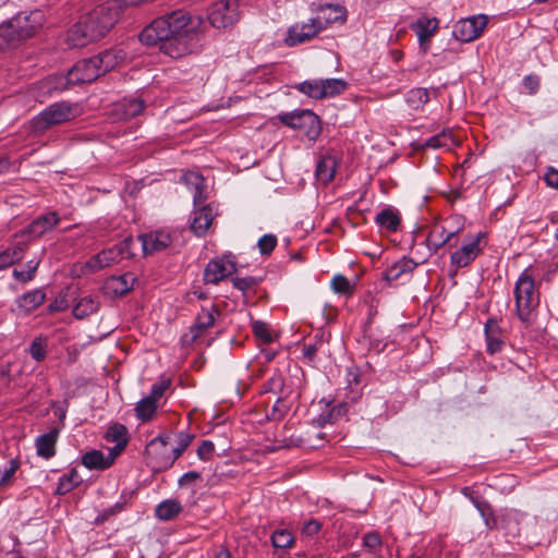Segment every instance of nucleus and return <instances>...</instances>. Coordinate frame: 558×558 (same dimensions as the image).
<instances>
[{
  "label": "nucleus",
  "mask_w": 558,
  "mask_h": 558,
  "mask_svg": "<svg viewBox=\"0 0 558 558\" xmlns=\"http://www.w3.org/2000/svg\"><path fill=\"white\" fill-rule=\"evenodd\" d=\"M204 20L179 9L155 19L140 33L146 46L159 45V50L173 58L196 52L204 36Z\"/></svg>",
  "instance_id": "obj_1"
},
{
  "label": "nucleus",
  "mask_w": 558,
  "mask_h": 558,
  "mask_svg": "<svg viewBox=\"0 0 558 558\" xmlns=\"http://www.w3.org/2000/svg\"><path fill=\"white\" fill-rule=\"evenodd\" d=\"M117 1H107L97 5L86 16L74 24L68 32L71 47H84L102 38L118 22Z\"/></svg>",
  "instance_id": "obj_2"
},
{
  "label": "nucleus",
  "mask_w": 558,
  "mask_h": 558,
  "mask_svg": "<svg viewBox=\"0 0 558 558\" xmlns=\"http://www.w3.org/2000/svg\"><path fill=\"white\" fill-rule=\"evenodd\" d=\"M45 14L39 11L21 12L0 24V50L14 48L34 36L44 25Z\"/></svg>",
  "instance_id": "obj_3"
},
{
  "label": "nucleus",
  "mask_w": 558,
  "mask_h": 558,
  "mask_svg": "<svg viewBox=\"0 0 558 558\" xmlns=\"http://www.w3.org/2000/svg\"><path fill=\"white\" fill-rule=\"evenodd\" d=\"M76 114V107L68 101L51 104L33 118L32 130L35 133H44L51 126L71 121Z\"/></svg>",
  "instance_id": "obj_4"
},
{
  "label": "nucleus",
  "mask_w": 558,
  "mask_h": 558,
  "mask_svg": "<svg viewBox=\"0 0 558 558\" xmlns=\"http://www.w3.org/2000/svg\"><path fill=\"white\" fill-rule=\"evenodd\" d=\"M279 121L295 130H300L311 142H315L322 133V124L312 110L302 109L278 114Z\"/></svg>",
  "instance_id": "obj_5"
},
{
  "label": "nucleus",
  "mask_w": 558,
  "mask_h": 558,
  "mask_svg": "<svg viewBox=\"0 0 558 558\" xmlns=\"http://www.w3.org/2000/svg\"><path fill=\"white\" fill-rule=\"evenodd\" d=\"M515 308L522 322L529 320L532 310L538 304V295L535 291L534 279L523 271L514 287Z\"/></svg>",
  "instance_id": "obj_6"
},
{
  "label": "nucleus",
  "mask_w": 558,
  "mask_h": 558,
  "mask_svg": "<svg viewBox=\"0 0 558 558\" xmlns=\"http://www.w3.org/2000/svg\"><path fill=\"white\" fill-rule=\"evenodd\" d=\"M240 17L238 0H220L208 10V21L216 28H226Z\"/></svg>",
  "instance_id": "obj_7"
},
{
  "label": "nucleus",
  "mask_w": 558,
  "mask_h": 558,
  "mask_svg": "<svg viewBox=\"0 0 558 558\" xmlns=\"http://www.w3.org/2000/svg\"><path fill=\"white\" fill-rule=\"evenodd\" d=\"M487 25V16L480 14L461 19L453 25L452 36L462 43H470L481 36Z\"/></svg>",
  "instance_id": "obj_8"
},
{
  "label": "nucleus",
  "mask_w": 558,
  "mask_h": 558,
  "mask_svg": "<svg viewBox=\"0 0 558 558\" xmlns=\"http://www.w3.org/2000/svg\"><path fill=\"white\" fill-rule=\"evenodd\" d=\"M60 217L57 211H49L35 218L25 229L17 232L14 239L25 240L27 243L41 236L46 232L52 230L58 222Z\"/></svg>",
  "instance_id": "obj_9"
},
{
  "label": "nucleus",
  "mask_w": 558,
  "mask_h": 558,
  "mask_svg": "<svg viewBox=\"0 0 558 558\" xmlns=\"http://www.w3.org/2000/svg\"><path fill=\"white\" fill-rule=\"evenodd\" d=\"M236 270L234 256L226 254L221 257L211 259L205 267V283L217 284L226 277L232 275Z\"/></svg>",
  "instance_id": "obj_10"
},
{
  "label": "nucleus",
  "mask_w": 558,
  "mask_h": 558,
  "mask_svg": "<svg viewBox=\"0 0 558 558\" xmlns=\"http://www.w3.org/2000/svg\"><path fill=\"white\" fill-rule=\"evenodd\" d=\"M100 75H102V73L94 56L92 58L83 59L76 62L74 66L68 72L66 82L71 85L92 83Z\"/></svg>",
  "instance_id": "obj_11"
},
{
  "label": "nucleus",
  "mask_w": 558,
  "mask_h": 558,
  "mask_svg": "<svg viewBox=\"0 0 558 558\" xmlns=\"http://www.w3.org/2000/svg\"><path fill=\"white\" fill-rule=\"evenodd\" d=\"M322 31L319 22L315 17L311 19L307 23H296L288 29L286 44L290 47L296 46L310 40Z\"/></svg>",
  "instance_id": "obj_12"
},
{
  "label": "nucleus",
  "mask_w": 558,
  "mask_h": 558,
  "mask_svg": "<svg viewBox=\"0 0 558 558\" xmlns=\"http://www.w3.org/2000/svg\"><path fill=\"white\" fill-rule=\"evenodd\" d=\"M316 13V21L319 22L322 29L335 23H344L347 21V9L340 4L324 3L313 9Z\"/></svg>",
  "instance_id": "obj_13"
},
{
  "label": "nucleus",
  "mask_w": 558,
  "mask_h": 558,
  "mask_svg": "<svg viewBox=\"0 0 558 558\" xmlns=\"http://www.w3.org/2000/svg\"><path fill=\"white\" fill-rule=\"evenodd\" d=\"M137 241L141 242L142 250L147 255L167 248L171 244L172 238L166 231H155L138 235Z\"/></svg>",
  "instance_id": "obj_14"
},
{
  "label": "nucleus",
  "mask_w": 558,
  "mask_h": 558,
  "mask_svg": "<svg viewBox=\"0 0 558 558\" xmlns=\"http://www.w3.org/2000/svg\"><path fill=\"white\" fill-rule=\"evenodd\" d=\"M216 215L217 214L211 204L195 208L192 213L191 230L197 236L205 235Z\"/></svg>",
  "instance_id": "obj_15"
},
{
  "label": "nucleus",
  "mask_w": 558,
  "mask_h": 558,
  "mask_svg": "<svg viewBox=\"0 0 558 558\" xmlns=\"http://www.w3.org/2000/svg\"><path fill=\"white\" fill-rule=\"evenodd\" d=\"M136 277L132 272H126L119 276H111L106 279L104 289L107 294L112 296H122L129 293L136 281Z\"/></svg>",
  "instance_id": "obj_16"
},
{
  "label": "nucleus",
  "mask_w": 558,
  "mask_h": 558,
  "mask_svg": "<svg viewBox=\"0 0 558 558\" xmlns=\"http://www.w3.org/2000/svg\"><path fill=\"white\" fill-rule=\"evenodd\" d=\"M484 333L486 339V350L489 354H496L505 347V335L496 318H488L485 323Z\"/></svg>",
  "instance_id": "obj_17"
},
{
  "label": "nucleus",
  "mask_w": 558,
  "mask_h": 558,
  "mask_svg": "<svg viewBox=\"0 0 558 558\" xmlns=\"http://www.w3.org/2000/svg\"><path fill=\"white\" fill-rule=\"evenodd\" d=\"M182 182L189 187L193 194L194 206L201 205L208 197L206 192L205 179L197 171H186L182 175Z\"/></svg>",
  "instance_id": "obj_18"
},
{
  "label": "nucleus",
  "mask_w": 558,
  "mask_h": 558,
  "mask_svg": "<svg viewBox=\"0 0 558 558\" xmlns=\"http://www.w3.org/2000/svg\"><path fill=\"white\" fill-rule=\"evenodd\" d=\"M439 21L436 17L422 16L412 24L421 48L426 52L429 38L437 32Z\"/></svg>",
  "instance_id": "obj_19"
},
{
  "label": "nucleus",
  "mask_w": 558,
  "mask_h": 558,
  "mask_svg": "<svg viewBox=\"0 0 558 558\" xmlns=\"http://www.w3.org/2000/svg\"><path fill=\"white\" fill-rule=\"evenodd\" d=\"M458 234V231H447L444 226H435L427 239L426 244L429 251V254H435L444 247L446 244H449V246H456L457 243H451V240L456 238Z\"/></svg>",
  "instance_id": "obj_20"
},
{
  "label": "nucleus",
  "mask_w": 558,
  "mask_h": 558,
  "mask_svg": "<svg viewBox=\"0 0 558 558\" xmlns=\"http://www.w3.org/2000/svg\"><path fill=\"white\" fill-rule=\"evenodd\" d=\"M480 234L470 243L464 244L461 248L454 251L451 256V265L457 268L469 266L478 255L481 248L478 245Z\"/></svg>",
  "instance_id": "obj_21"
},
{
  "label": "nucleus",
  "mask_w": 558,
  "mask_h": 558,
  "mask_svg": "<svg viewBox=\"0 0 558 558\" xmlns=\"http://www.w3.org/2000/svg\"><path fill=\"white\" fill-rule=\"evenodd\" d=\"M219 314L220 312L215 304H211L210 307H202L196 316L194 326L191 328L193 340L201 337L206 329L211 327L215 323L216 315Z\"/></svg>",
  "instance_id": "obj_22"
},
{
  "label": "nucleus",
  "mask_w": 558,
  "mask_h": 558,
  "mask_svg": "<svg viewBox=\"0 0 558 558\" xmlns=\"http://www.w3.org/2000/svg\"><path fill=\"white\" fill-rule=\"evenodd\" d=\"M59 434L60 430L53 427L48 433L41 434L36 438L35 446L39 457L50 459L56 454V444Z\"/></svg>",
  "instance_id": "obj_23"
},
{
  "label": "nucleus",
  "mask_w": 558,
  "mask_h": 558,
  "mask_svg": "<svg viewBox=\"0 0 558 558\" xmlns=\"http://www.w3.org/2000/svg\"><path fill=\"white\" fill-rule=\"evenodd\" d=\"M122 260L116 245L102 250L100 253L92 256L86 263V267L93 271H98L105 267L117 264Z\"/></svg>",
  "instance_id": "obj_24"
},
{
  "label": "nucleus",
  "mask_w": 558,
  "mask_h": 558,
  "mask_svg": "<svg viewBox=\"0 0 558 558\" xmlns=\"http://www.w3.org/2000/svg\"><path fill=\"white\" fill-rule=\"evenodd\" d=\"M417 264L415 262L403 257L388 267L384 272V279L388 282L396 281L405 275L412 274Z\"/></svg>",
  "instance_id": "obj_25"
},
{
  "label": "nucleus",
  "mask_w": 558,
  "mask_h": 558,
  "mask_svg": "<svg viewBox=\"0 0 558 558\" xmlns=\"http://www.w3.org/2000/svg\"><path fill=\"white\" fill-rule=\"evenodd\" d=\"M145 108L144 100L137 97L124 98L116 105V111L121 119L129 120L140 114Z\"/></svg>",
  "instance_id": "obj_26"
},
{
  "label": "nucleus",
  "mask_w": 558,
  "mask_h": 558,
  "mask_svg": "<svg viewBox=\"0 0 558 558\" xmlns=\"http://www.w3.org/2000/svg\"><path fill=\"white\" fill-rule=\"evenodd\" d=\"M27 248V241L15 239L14 247L0 253V269H4L16 262H20Z\"/></svg>",
  "instance_id": "obj_27"
},
{
  "label": "nucleus",
  "mask_w": 558,
  "mask_h": 558,
  "mask_svg": "<svg viewBox=\"0 0 558 558\" xmlns=\"http://www.w3.org/2000/svg\"><path fill=\"white\" fill-rule=\"evenodd\" d=\"M114 461V457H106L100 450H92L83 454L82 464L89 470H106Z\"/></svg>",
  "instance_id": "obj_28"
},
{
  "label": "nucleus",
  "mask_w": 558,
  "mask_h": 558,
  "mask_svg": "<svg viewBox=\"0 0 558 558\" xmlns=\"http://www.w3.org/2000/svg\"><path fill=\"white\" fill-rule=\"evenodd\" d=\"M124 57L125 53L123 50L116 49H107L95 56L102 74L116 68L124 59Z\"/></svg>",
  "instance_id": "obj_29"
},
{
  "label": "nucleus",
  "mask_w": 558,
  "mask_h": 558,
  "mask_svg": "<svg viewBox=\"0 0 558 558\" xmlns=\"http://www.w3.org/2000/svg\"><path fill=\"white\" fill-rule=\"evenodd\" d=\"M182 512L181 504L175 499H166L155 508V517L159 521H170Z\"/></svg>",
  "instance_id": "obj_30"
},
{
  "label": "nucleus",
  "mask_w": 558,
  "mask_h": 558,
  "mask_svg": "<svg viewBox=\"0 0 558 558\" xmlns=\"http://www.w3.org/2000/svg\"><path fill=\"white\" fill-rule=\"evenodd\" d=\"M336 167H337V161L333 157H331V156L323 157L318 161V163L316 166V170H315L317 180H319L320 182H323L325 184L330 182L335 177Z\"/></svg>",
  "instance_id": "obj_31"
},
{
  "label": "nucleus",
  "mask_w": 558,
  "mask_h": 558,
  "mask_svg": "<svg viewBox=\"0 0 558 558\" xmlns=\"http://www.w3.org/2000/svg\"><path fill=\"white\" fill-rule=\"evenodd\" d=\"M46 299V294L41 289H35L24 293L17 301L19 306L29 313L40 306Z\"/></svg>",
  "instance_id": "obj_32"
},
{
  "label": "nucleus",
  "mask_w": 558,
  "mask_h": 558,
  "mask_svg": "<svg viewBox=\"0 0 558 558\" xmlns=\"http://www.w3.org/2000/svg\"><path fill=\"white\" fill-rule=\"evenodd\" d=\"M375 221L388 231L396 232L400 225V217L393 209L385 208L376 215Z\"/></svg>",
  "instance_id": "obj_33"
},
{
  "label": "nucleus",
  "mask_w": 558,
  "mask_h": 558,
  "mask_svg": "<svg viewBox=\"0 0 558 558\" xmlns=\"http://www.w3.org/2000/svg\"><path fill=\"white\" fill-rule=\"evenodd\" d=\"M106 439L116 442V448L122 451L128 445V429L122 424H113L106 432Z\"/></svg>",
  "instance_id": "obj_34"
},
{
  "label": "nucleus",
  "mask_w": 558,
  "mask_h": 558,
  "mask_svg": "<svg viewBox=\"0 0 558 558\" xmlns=\"http://www.w3.org/2000/svg\"><path fill=\"white\" fill-rule=\"evenodd\" d=\"M82 477L75 469H72L68 474H64L60 477L56 494L57 495H65L70 493L72 489L77 487L82 483Z\"/></svg>",
  "instance_id": "obj_35"
},
{
  "label": "nucleus",
  "mask_w": 558,
  "mask_h": 558,
  "mask_svg": "<svg viewBox=\"0 0 558 558\" xmlns=\"http://www.w3.org/2000/svg\"><path fill=\"white\" fill-rule=\"evenodd\" d=\"M429 100L428 89L415 87L405 94V101L408 106L414 110L423 108Z\"/></svg>",
  "instance_id": "obj_36"
},
{
  "label": "nucleus",
  "mask_w": 558,
  "mask_h": 558,
  "mask_svg": "<svg viewBox=\"0 0 558 558\" xmlns=\"http://www.w3.org/2000/svg\"><path fill=\"white\" fill-rule=\"evenodd\" d=\"M99 303L92 296L82 298L73 307L75 318L83 319L98 311Z\"/></svg>",
  "instance_id": "obj_37"
},
{
  "label": "nucleus",
  "mask_w": 558,
  "mask_h": 558,
  "mask_svg": "<svg viewBox=\"0 0 558 558\" xmlns=\"http://www.w3.org/2000/svg\"><path fill=\"white\" fill-rule=\"evenodd\" d=\"M348 412L347 403H339L332 407L330 410L323 412L317 417V423L323 426L325 424H333L343 417Z\"/></svg>",
  "instance_id": "obj_38"
},
{
  "label": "nucleus",
  "mask_w": 558,
  "mask_h": 558,
  "mask_svg": "<svg viewBox=\"0 0 558 558\" xmlns=\"http://www.w3.org/2000/svg\"><path fill=\"white\" fill-rule=\"evenodd\" d=\"M158 404L151 401L150 399L143 398L141 399L135 407V414L137 420L142 422H148L153 418L157 411Z\"/></svg>",
  "instance_id": "obj_39"
},
{
  "label": "nucleus",
  "mask_w": 558,
  "mask_h": 558,
  "mask_svg": "<svg viewBox=\"0 0 558 558\" xmlns=\"http://www.w3.org/2000/svg\"><path fill=\"white\" fill-rule=\"evenodd\" d=\"M323 88V98L333 97L341 94L347 88V82L340 78L320 80Z\"/></svg>",
  "instance_id": "obj_40"
},
{
  "label": "nucleus",
  "mask_w": 558,
  "mask_h": 558,
  "mask_svg": "<svg viewBox=\"0 0 558 558\" xmlns=\"http://www.w3.org/2000/svg\"><path fill=\"white\" fill-rule=\"evenodd\" d=\"M296 89L314 99H323L320 80H308L296 85Z\"/></svg>",
  "instance_id": "obj_41"
},
{
  "label": "nucleus",
  "mask_w": 558,
  "mask_h": 558,
  "mask_svg": "<svg viewBox=\"0 0 558 558\" xmlns=\"http://www.w3.org/2000/svg\"><path fill=\"white\" fill-rule=\"evenodd\" d=\"M330 287L332 291L340 295L350 296L354 292V286L350 283L343 275H336L332 277Z\"/></svg>",
  "instance_id": "obj_42"
},
{
  "label": "nucleus",
  "mask_w": 558,
  "mask_h": 558,
  "mask_svg": "<svg viewBox=\"0 0 558 558\" xmlns=\"http://www.w3.org/2000/svg\"><path fill=\"white\" fill-rule=\"evenodd\" d=\"M323 347V336L319 338L316 337L314 342L304 343L302 348L303 360L308 364H313L315 362L317 352L320 351Z\"/></svg>",
  "instance_id": "obj_43"
},
{
  "label": "nucleus",
  "mask_w": 558,
  "mask_h": 558,
  "mask_svg": "<svg viewBox=\"0 0 558 558\" xmlns=\"http://www.w3.org/2000/svg\"><path fill=\"white\" fill-rule=\"evenodd\" d=\"M452 132L450 130H444L441 133L436 134L428 140L425 141L423 144V147H429V148H440L449 146L450 143H452Z\"/></svg>",
  "instance_id": "obj_44"
},
{
  "label": "nucleus",
  "mask_w": 558,
  "mask_h": 558,
  "mask_svg": "<svg viewBox=\"0 0 558 558\" xmlns=\"http://www.w3.org/2000/svg\"><path fill=\"white\" fill-rule=\"evenodd\" d=\"M284 379L280 372L276 371L264 384L262 392L282 393Z\"/></svg>",
  "instance_id": "obj_45"
},
{
  "label": "nucleus",
  "mask_w": 558,
  "mask_h": 558,
  "mask_svg": "<svg viewBox=\"0 0 558 558\" xmlns=\"http://www.w3.org/2000/svg\"><path fill=\"white\" fill-rule=\"evenodd\" d=\"M271 543L276 548H289L293 544V536L288 530H276L271 535Z\"/></svg>",
  "instance_id": "obj_46"
},
{
  "label": "nucleus",
  "mask_w": 558,
  "mask_h": 558,
  "mask_svg": "<svg viewBox=\"0 0 558 558\" xmlns=\"http://www.w3.org/2000/svg\"><path fill=\"white\" fill-rule=\"evenodd\" d=\"M290 410V405L286 402L284 398L279 397L272 405L270 412L267 414L269 421H281Z\"/></svg>",
  "instance_id": "obj_47"
},
{
  "label": "nucleus",
  "mask_w": 558,
  "mask_h": 558,
  "mask_svg": "<svg viewBox=\"0 0 558 558\" xmlns=\"http://www.w3.org/2000/svg\"><path fill=\"white\" fill-rule=\"evenodd\" d=\"M28 352H29L31 356L36 362L44 361L46 355H47V343H46V340L43 339L41 337L35 338L33 340V342L31 343Z\"/></svg>",
  "instance_id": "obj_48"
},
{
  "label": "nucleus",
  "mask_w": 558,
  "mask_h": 558,
  "mask_svg": "<svg viewBox=\"0 0 558 558\" xmlns=\"http://www.w3.org/2000/svg\"><path fill=\"white\" fill-rule=\"evenodd\" d=\"M38 266H39V260H35V259L28 260L26 263L25 270H17V269L13 270V277L21 282H28L34 278Z\"/></svg>",
  "instance_id": "obj_49"
},
{
  "label": "nucleus",
  "mask_w": 558,
  "mask_h": 558,
  "mask_svg": "<svg viewBox=\"0 0 558 558\" xmlns=\"http://www.w3.org/2000/svg\"><path fill=\"white\" fill-rule=\"evenodd\" d=\"M125 501H118L114 505L104 509L101 512L98 513L96 517V523L100 524L109 520L111 517L122 512L125 509Z\"/></svg>",
  "instance_id": "obj_50"
},
{
  "label": "nucleus",
  "mask_w": 558,
  "mask_h": 558,
  "mask_svg": "<svg viewBox=\"0 0 558 558\" xmlns=\"http://www.w3.org/2000/svg\"><path fill=\"white\" fill-rule=\"evenodd\" d=\"M253 332L254 336L260 340L263 343H271L274 341V337L271 336L268 325L264 322L257 320L253 323Z\"/></svg>",
  "instance_id": "obj_51"
},
{
  "label": "nucleus",
  "mask_w": 558,
  "mask_h": 558,
  "mask_svg": "<svg viewBox=\"0 0 558 558\" xmlns=\"http://www.w3.org/2000/svg\"><path fill=\"white\" fill-rule=\"evenodd\" d=\"M277 246V236L272 233L264 234L257 242L262 255H269Z\"/></svg>",
  "instance_id": "obj_52"
},
{
  "label": "nucleus",
  "mask_w": 558,
  "mask_h": 558,
  "mask_svg": "<svg viewBox=\"0 0 558 558\" xmlns=\"http://www.w3.org/2000/svg\"><path fill=\"white\" fill-rule=\"evenodd\" d=\"M170 384L171 381L168 378H163L158 383H155L151 386L148 396H146L145 398L150 399L151 401L158 404L159 399L163 396L165 391L169 388Z\"/></svg>",
  "instance_id": "obj_53"
},
{
  "label": "nucleus",
  "mask_w": 558,
  "mask_h": 558,
  "mask_svg": "<svg viewBox=\"0 0 558 558\" xmlns=\"http://www.w3.org/2000/svg\"><path fill=\"white\" fill-rule=\"evenodd\" d=\"M259 281H260L259 279L252 277V276L232 278L233 287L235 289L242 291L243 293H245L253 287L257 286L259 283Z\"/></svg>",
  "instance_id": "obj_54"
},
{
  "label": "nucleus",
  "mask_w": 558,
  "mask_h": 558,
  "mask_svg": "<svg viewBox=\"0 0 558 558\" xmlns=\"http://www.w3.org/2000/svg\"><path fill=\"white\" fill-rule=\"evenodd\" d=\"M135 240L132 235L124 238L120 243L116 244V247L122 259L131 258L134 256L133 245L135 244Z\"/></svg>",
  "instance_id": "obj_55"
},
{
  "label": "nucleus",
  "mask_w": 558,
  "mask_h": 558,
  "mask_svg": "<svg viewBox=\"0 0 558 558\" xmlns=\"http://www.w3.org/2000/svg\"><path fill=\"white\" fill-rule=\"evenodd\" d=\"M193 436L186 433H180L178 435V445L172 449L173 458L172 461L178 459L182 452L190 446Z\"/></svg>",
  "instance_id": "obj_56"
},
{
  "label": "nucleus",
  "mask_w": 558,
  "mask_h": 558,
  "mask_svg": "<svg viewBox=\"0 0 558 558\" xmlns=\"http://www.w3.org/2000/svg\"><path fill=\"white\" fill-rule=\"evenodd\" d=\"M215 451V445L210 440H203L197 448V456L201 460L207 461Z\"/></svg>",
  "instance_id": "obj_57"
},
{
  "label": "nucleus",
  "mask_w": 558,
  "mask_h": 558,
  "mask_svg": "<svg viewBox=\"0 0 558 558\" xmlns=\"http://www.w3.org/2000/svg\"><path fill=\"white\" fill-rule=\"evenodd\" d=\"M381 539L377 532H368L363 536V545L369 550H374L380 546Z\"/></svg>",
  "instance_id": "obj_58"
},
{
  "label": "nucleus",
  "mask_w": 558,
  "mask_h": 558,
  "mask_svg": "<svg viewBox=\"0 0 558 558\" xmlns=\"http://www.w3.org/2000/svg\"><path fill=\"white\" fill-rule=\"evenodd\" d=\"M171 437L169 435H158L154 439H151L146 446V451L150 452L157 447L166 448L170 442Z\"/></svg>",
  "instance_id": "obj_59"
},
{
  "label": "nucleus",
  "mask_w": 558,
  "mask_h": 558,
  "mask_svg": "<svg viewBox=\"0 0 558 558\" xmlns=\"http://www.w3.org/2000/svg\"><path fill=\"white\" fill-rule=\"evenodd\" d=\"M199 480H202L201 473H198L196 471H189V472L184 473L179 478V486L185 487V486L192 485L193 483H195Z\"/></svg>",
  "instance_id": "obj_60"
},
{
  "label": "nucleus",
  "mask_w": 558,
  "mask_h": 558,
  "mask_svg": "<svg viewBox=\"0 0 558 558\" xmlns=\"http://www.w3.org/2000/svg\"><path fill=\"white\" fill-rule=\"evenodd\" d=\"M69 307V301L65 295L58 296L49 304L50 312H62Z\"/></svg>",
  "instance_id": "obj_61"
},
{
  "label": "nucleus",
  "mask_w": 558,
  "mask_h": 558,
  "mask_svg": "<svg viewBox=\"0 0 558 558\" xmlns=\"http://www.w3.org/2000/svg\"><path fill=\"white\" fill-rule=\"evenodd\" d=\"M320 527L322 524L317 520H310L304 524L302 533L306 536H314L319 532Z\"/></svg>",
  "instance_id": "obj_62"
},
{
  "label": "nucleus",
  "mask_w": 558,
  "mask_h": 558,
  "mask_svg": "<svg viewBox=\"0 0 558 558\" xmlns=\"http://www.w3.org/2000/svg\"><path fill=\"white\" fill-rule=\"evenodd\" d=\"M364 337L368 338V344L372 350L380 352L386 348V343L374 337L373 329H371V331H368L367 333H364Z\"/></svg>",
  "instance_id": "obj_63"
},
{
  "label": "nucleus",
  "mask_w": 558,
  "mask_h": 558,
  "mask_svg": "<svg viewBox=\"0 0 558 558\" xmlns=\"http://www.w3.org/2000/svg\"><path fill=\"white\" fill-rule=\"evenodd\" d=\"M545 182L550 187L558 189V170L549 168L545 174Z\"/></svg>",
  "instance_id": "obj_64"
}]
</instances>
